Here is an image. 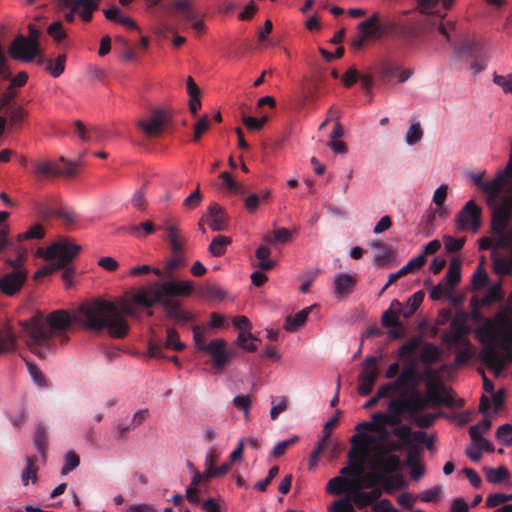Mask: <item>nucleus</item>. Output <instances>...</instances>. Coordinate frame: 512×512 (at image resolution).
Here are the masks:
<instances>
[{
	"instance_id": "nucleus-1",
	"label": "nucleus",
	"mask_w": 512,
	"mask_h": 512,
	"mask_svg": "<svg viewBox=\"0 0 512 512\" xmlns=\"http://www.w3.org/2000/svg\"><path fill=\"white\" fill-rule=\"evenodd\" d=\"M476 336L482 343L479 359L495 375L505 369L512 360V317L507 309L497 312L493 318H486L477 328Z\"/></svg>"
},
{
	"instance_id": "nucleus-2",
	"label": "nucleus",
	"mask_w": 512,
	"mask_h": 512,
	"mask_svg": "<svg viewBox=\"0 0 512 512\" xmlns=\"http://www.w3.org/2000/svg\"><path fill=\"white\" fill-rule=\"evenodd\" d=\"M135 305L137 303L133 301V296L131 300L121 298L117 304L97 298L80 306V320L89 331L99 332L106 329L111 337L124 338L129 331V325L124 316L139 318Z\"/></svg>"
},
{
	"instance_id": "nucleus-3",
	"label": "nucleus",
	"mask_w": 512,
	"mask_h": 512,
	"mask_svg": "<svg viewBox=\"0 0 512 512\" xmlns=\"http://www.w3.org/2000/svg\"><path fill=\"white\" fill-rule=\"evenodd\" d=\"M20 325L27 335L31 351L39 358H44L55 349L52 340L54 333L59 335L61 344L68 342L69 337L64 332L71 325V317L64 310L54 311L47 318L41 311H37L30 319L21 321Z\"/></svg>"
},
{
	"instance_id": "nucleus-4",
	"label": "nucleus",
	"mask_w": 512,
	"mask_h": 512,
	"mask_svg": "<svg viewBox=\"0 0 512 512\" xmlns=\"http://www.w3.org/2000/svg\"><path fill=\"white\" fill-rule=\"evenodd\" d=\"M194 285L191 281L169 280L156 282L149 287H142L133 294V301L144 308H152L164 296L186 297L192 294Z\"/></svg>"
},
{
	"instance_id": "nucleus-5",
	"label": "nucleus",
	"mask_w": 512,
	"mask_h": 512,
	"mask_svg": "<svg viewBox=\"0 0 512 512\" xmlns=\"http://www.w3.org/2000/svg\"><path fill=\"white\" fill-rule=\"evenodd\" d=\"M80 250L81 246L67 240L56 241L48 246L46 250L39 248L38 255L49 261V264L38 269L34 274V279L39 280L62 269L73 261Z\"/></svg>"
},
{
	"instance_id": "nucleus-6",
	"label": "nucleus",
	"mask_w": 512,
	"mask_h": 512,
	"mask_svg": "<svg viewBox=\"0 0 512 512\" xmlns=\"http://www.w3.org/2000/svg\"><path fill=\"white\" fill-rule=\"evenodd\" d=\"M404 445L399 442L390 441L385 446H377L373 449V455L369 460L370 469H382L384 472H397L402 467L399 456L394 452H399Z\"/></svg>"
},
{
	"instance_id": "nucleus-7",
	"label": "nucleus",
	"mask_w": 512,
	"mask_h": 512,
	"mask_svg": "<svg viewBox=\"0 0 512 512\" xmlns=\"http://www.w3.org/2000/svg\"><path fill=\"white\" fill-rule=\"evenodd\" d=\"M392 408L395 409L399 418L403 419V414L414 417L419 412L425 410L428 406V399L417 389L402 391L400 397L391 399Z\"/></svg>"
},
{
	"instance_id": "nucleus-8",
	"label": "nucleus",
	"mask_w": 512,
	"mask_h": 512,
	"mask_svg": "<svg viewBox=\"0 0 512 512\" xmlns=\"http://www.w3.org/2000/svg\"><path fill=\"white\" fill-rule=\"evenodd\" d=\"M381 357L368 356L361 363L360 373L358 375L357 392L361 396L369 395L376 383L379 375V360Z\"/></svg>"
},
{
	"instance_id": "nucleus-9",
	"label": "nucleus",
	"mask_w": 512,
	"mask_h": 512,
	"mask_svg": "<svg viewBox=\"0 0 512 512\" xmlns=\"http://www.w3.org/2000/svg\"><path fill=\"white\" fill-rule=\"evenodd\" d=\"M373 472L364 478V486L381 485L384 492L391 494L405 486V480L399 473L384 472L382 469H371Z\"/></svg>"
},
{
	"instance_id": "nucleus-10",
	"label": "nucleus",
	"mask_w": 512,
	"mask_h": 512,
	"mask_svg": "<svg viewBox=\"0 0 512 512\" xmlns=\"http://www.w3.org/2000/svg\"><path fill=\"white\" fill-rule=\"evenodd\" d=\"M167 337L163 341L161 337L152 335L148 341V353L152 358H166L163 348L181 351L185 348V344L179 340V333L174 328H167Z\"/></svg>"
},
{
	"instance_id": "nucleus-11",
	"label": "nucleus",
	"mask_w": 512,
	"mask_h": 512,
	"mask_svg": "<svg viewBox=\"0 0 512 512\" xmlns=\"http://www.w3.org/2000/svg\"><path fill=\"white\" fill-rule=\"evenodd\" d=\"M60 162L64 163V167H61L59 162L42 161L35 165L34 173L39 180L49 179L52 177L65 175L73 176L77 172V164L66 161L64 157L59 159Z\"/></svg>"
},
{
	"instance_id": "nucleus-12",
	"label": "nucleus",
	"mask_w": 512,
	"mask_h": 512,
	"mask_svg": "<svg viewBox=\"0 0 512 512\" xmlns=\"http://www.w3.org/2000/svg\"><path fill=\"white\" fill-rule=\"evenodd\" d=\"M421 380H424L423 374L418 371L416 361L413 360L403 367L395 380L389 381L387 384L390 386L393 393H395L398 391L416 389L418 382Z\"/></svg>"
},
{
	"instance_id": "nucleus-13",
	"label": "nucleus",
	"mask_w": 512,
	"mask_h": 512,
	"mask_svg": "<svg viewBox=\"0 0 512 512\" xmlns=\"http://www.w3.org/2000/svg\"><path fill=\"white\" fill-rule=\"evenodd\" d=\"M378 15L373 14L358 24V34L352 39L354 49H361L368 39H378L384 34V28L377 24Z\"/></svg>"
},
{
	"instance_id": "nucleus-14",
	"label": "nucleus",
	"mask_w": 512,
	"mask_h": 512,
	"mask_svg": "<svg viewBox=\"0 0 512 512\" xmlns=\"http://www.w3.org/2000/svg\"><path fill=\"white\" fill-rule=\"evenodd\" d=\"M169 122L170 116L168 112L157 109L147 119L139 120L138 126L147 137H158Z\"/></svg>"
},
{
	"instance_id": "nucleus-15",
	"label": "nucleus",
	"mask_w": 512,
	"mask_h": 512,
	"mask_svg": "<svg viewBox=\"0 0 512 512\" xmlns=\"http://www.w3.org/2000/svg\"><path fill=\"white\" fill-rule=\"evenodd\" d=\"M8 52L12 59L24 62H31L39 55V49L35 47V44L30 43L22 34L14 38Z\"/></svg>"
},
{
	"instance_id": "nucleus-16",
	"label": "nucleus",
	"mask_w": 512,
	"mask_h": 512,
	"mask_svg": "<svg viewBox=\"0 0 512 512\" xmlns=\"http://www.w3.org/2000/svg\"><path fill=\"white\" fill-rule=\"evenodd\" d=\"M482 209L474 200L468 201L457 216L459 229H466L468 226L476 232L481 225Z\"/></svg>"
},
{
	"instance_id": "nucleus-17",
	"label": "nucleus",
	"mask_w": 512,
	"mask_h": 512,
	"mask_svg": "<svg viewBox=\"0 0 512 512\" xmlns=\"http://www.w3.org/2000/svg\"><path fill=\"white\" fill-rule=\"evenodd\" d=\"M392 434L397 437L404 445L412 443L425 444L427 448L431 449L434 444V439L429 437L424 431H413L408 425H401L394 427Z\"/></svg>"
},
{
	"instance_id": "nucleus-18",
	"label": "nucleus",
	"mask_w": 512,
	"mask_h": 512,
	"mask_svg": "<svg viewBox=\"0 0 512 512\" xmlns=\"http://www.w3.org/2000/svg\"><path fill=\"white\" fill-rule=\"evenodd\" d=\"M402 418H399L395 409L392 408L391 400L387 405V412H376L372 415L371 424L374 425V432H379L382 438L388 436V432L384 429L385 425L399 427L402 425Z\"/></svg>"
},
{
	"instance_id": "nucleus-19",
	"label": "nucleus",
	"mask_w": 512,
	"mask_h": 512,
	"mask_svg": "<svg viewBox=\"0 0 512 512\" xmlns=\"http://www.w3.org/2000/svg\"><path fill=\"white\" fill-rule=\"evenodd\" d=\"M101 0H57L59 8L73 6V11L77 13L83 22H91L93 13L99 9Z\"/></svg>"
},
{
	"instance_id": "nucleus-20",
	"label": "nucleus",
	"mask_w": 512,
	"mask_h": 512,
	"mask_svg": "<svg viewBox=\"0 0 512 512\" xmlns=\"http://www.w3.org/2000/svg\"><path fill=\"white\" fill-rule=\"evenodd\" d=\"M233 325L235 328L240 330V333L237 336L238 346L249 352L256 351V344H254L253 342L247 343L248 340H257V338L252 333H250V330L252 328L250 320L243 315L236 316L233 319Z\"/></svg>"
},
{
	"instance_id": "nucleus-21",
	"label": "nucleus",
	"mask_w": 512,
	"mask_h": 512,
	"mask_svg": "<svg viewBox=\"0 0 512 512\" xmlns=\"http://www.w3.org/2000/svg\"><path fill=\"white\" fill-rule=\"evenodd\" d=\"M27 271H12L0 278V290L7 296H14L20 292L27 280Z\"/></svg>"
},
{
	"instance_id": "nucleus-22",
	"label": "nucleus",
	"mask_w": 512,
	"mask_h": 512,
	"mask_svg": "<svg viewBox=\"0 0 512 512\" xmlns=\"http://www.w3.org/2000/svg\"><path fill=\"white\" fill-rule=\"evenodd\" d=\"M227 342L222 338L211 340L207 346H203L202 351L208 353L212 358L213 367L221 371L227 366Z\"/></svg>"
},
{
	"instance_id": "nucleus-23",
	"label": "nucleus",
	"mask_w": 512,
	"mask_h": 512,
	"mask_svg": "<svg viewBox=\"0 0 512 512\" xmlns=\"http://www.w3.org/2000/svg\"><path fill=\"white\" fill-rule=\"evenodd\" d=\"M372 440V436L366 433H357L350 438L352 448L348 452V458L351 465L359 468V472L362 471L361 462L364 458L366 443L371 442Z\"/></svg>"
},
{
	"instance_id": "nucleus-24",
	"label": "nucleus",
	"mask_w": 512,
	"mask_h": 512,
	"mask_svg": "<svg viewBox=\"0 0 512 512\" xmlns=\"http://www.w3.org/2000/svg\"><path fill=\"white\" fill-rule=\"evenodd\" d=\"M416 2L421 13L434 14L439 18H444L454 0H416Z\"/></svg>"
},
{
	"instance_id": "nucleus-25",
	"label": "nucleus",
	"mask_w": 512,
	"mask_h": 512,
	"mask_svg": "<svg viewBox=\"0 0 512 512\" xmlns=\"http://www.w3.org/2000/svg\"><path fill=\"white\" fill-rule=\"evenodd\" d=\"M208 225L213 231H225L228 229V216L225 210L217 203L209 205L207 210Z\"/></svg>"
},
{
	"instance_id": "nucleus-26",
	"label": "nucleus",
	"mask_w": 512,
	"mask_h": 512,
	"mask_svg": "<svg viewBox=\"0 0 512 512\" xmlns=\"http://www.w3.org/2000/svg\"><path fill=\"white\" fill-rule=\"evenodd\" d=\"M3 111H5V115L3 116L6 117L8 131L19 130L22 127L25 118L28 116V111L20 104L7 107Z\"/></svg>"
},
{
	"instance_id": "nucleus-27",
	"label": "nucleus",
	"mask_w": 512,
	"mask_h": 512,
	"mask_svg": "<svg viewBox=\"0 0 512 512\" xmlns=\"http://www.w3.org/2000/svg\"><path fill=\"white\" fill-rule=\"evenodd\" d=\"M428 392L424 395L430 402L436 404H444L451 406L453 404V397L450 393H445V388L438 382L426 381Z\"/></svg>"
},
{
	"instance_id": "nucleus-28",
	"label": "nucleus",
	"mask_w": 512,
	"mask_h": 512,
	"mask_svg": "<svg viewBox=\"0 0 512 512\" xmlns=\"http://www.w3.org/2000/svg\"><path fill=\"white\" fill-rule=\"evenodd\" d=\"M423 300L424 293L422 291H417L408 298L405 307H402V304L398 300H393L391 308H397V313L402 315L404 318H409L420 307Z\"/></svg>"
},
{
	"instance_id": "nucleus-29",
	"label": "nucleus",
	"mask_w": 512,
	"mask_h": 512,
	"mask_svg": "<svg viewBox=\"0 0 512 512\" xmlns=\"http://www.w3.org/2000/svg\"><path fill=\"white\" fill-rule=\"evenodd\" d=\"M508 178H512V171L508 170V167L506 166L504 170L500 171L495 176V178L485 182L481 190L492 198L497 197L506 184Z\"/></svg>"
},
{
	"instance_id": "nucleus-30",
	"label": "nucleus",
	"mask_w": 512,
	"mask_h": 512,
	"mask_svg": "<svg viewBox=\"0 0 512 512\" xmlns=\"http://www.w3.org/2000/svg\"><path fill=\"white\" fill-rule=\"evenodd\" d=\"M0 78L10 80V86L22 87L28 81V74L25 71L19 72L15 77H11V71L7 65L6 56L0 47Z\"/></svg>"
},
{
	"instance_id": "nucleus-31",
	"label": "nucleus",
	"mask_w": 512,
	"mask_h": 512,
	"mask_svg": "<svg viewBox=\"0 0 512 512\" xmlns=\"http://www.w3.org/2000/svg\"><path fill=\"white\" fill-rule=\"evenodd\" d=\"M160 303H162L167 317L180 322H189L192 319L191 315L181 308L179 302L162 298Z\"/></svg>"
},
{
	"instance_id": "nucleus-32",
	"label": "nucleus",
	"mask_w": 512,
	"mask_h": 512,
	"mask_svg": "<svg viewBox=\"0 0 512 512\" xmlns=\"http://www.w3.org/2000/svg\"><path fill=\"white\" fill-rule=\"evenodd\" d=\"M315 305L306 307L293 315H288L285 318L284 322V329L288 332H295L297 331L301 326H303L308 318V315L313 310Z\"/></svg>"
},
{
	"instance_id": "nucleus-33",
	"label": "nucleus",
	"mask_w": 512,
	"mask_h": 512,
	"mask_svg": "<svg viewBox=\"0 0 512 512\" xmlns=\"http://www.w3.org/2000/svg\"><path fill=\"white\" fill-rule=\"evenodd\" d=\"M165 232H166L172 253H178V252L184 251V248H183L184 238H183L178 226H176L175 224H172L170 222H167L166 226H165Z\"/></svg>"
},
{
	"instance_id": "nucleus-34",
	"label": "nucleus",
	"mask_w": 512,
	"mask_h": 512,
	"mask_svg": "<svg viewBox=\"0 0 512 512\" xmlns=\"http://www.w3.org/2000/svg\"><path fill=\"white\" fill-rule=\"evenodd\" d=\"M461 280V266L458 260L454 259L451 261L448 268L447 274L443 283L445 284V290L447 293L452 294L454 287Z\"/></svg>"
},
{
	"instance_id": "nucleus-35",
	"label": "nucleus",
	"mask_w": 512,
	"mask_h": 512,
	"mask_svg": "<svg viewBox=\"0 0 512 512\" xmlns=\"http://www.w3.org/2000/svg\"><path fill=\"white\" fill-rule=\"evenodd\" d=\"M56 202V199L51 197L46 201L36 203L34 209L38 217L44 221L49 220L52 217H56L58 208L52 206Z\"/></svg>"
},
{
	"instance_id": "nucleus-36",
	"label": "nucleus",
	"mask_w": 512,
	"mask_h": 512,
	"mask_svg": "<svg viewBox=\"0 0 512 512\" xmlns=\"http://www.w3.org/2000/svg\"><path fill=\"white\" fill-rule=\"evenodd\" d=\"M356 277L349 274H339L335 279V289L339 295H348L356 285Z\"/></svg>"
},
{
	"instance_id": "nucleus-37",
	"label": "nucleus",
	"mask_w": 512,
	"mask_h": 512,
	"mask_svg": "<svg viewBox=\"0 0 512 512\" xmlns=\"http://www.w3.org/2000/svg\"><path fill=\"white\" fill-rule=\"evenodd\" d=\"M34 444L42 457L45 458L48 446V433L47 427L42 422L36 424Z\"/></svg>"
},
{
	"instance_id": "nucleus-38",
	"label": "nucleus",
	"mask_w": 512,
	"mask_h": 512,
	"mask_svg": "<svg viewBox=\"0 0 512 512\" xmlns=\"http://www.w3.org/2000/svg\"><path fill=\"white\" fill-rule=\"evenodd\" d=\"M440 356L441 350L439 347L430 342L424 343L420 354L421 362L427 365L434 364L439 360Z\"/></svg>"
},
{
	"instance_id": "nucleus-39",
	"label": "nucleus",
	"mask_w": 512,
	"mask_h": 512,
	"mask_svg": "<svg viewBox=\"0 0 512 512\" xmlns=\"http://www.w3.org/2000/svg\"><path fill=\"white\" fill-rule=\"evenodd\" d=\"M16 336L11 329L0 330V355L16 350Z\"/></svg>"
},
{
	"instance_id": "nucleus-40",
	"label": "nucleus",
	"mask_w": 512,
	"mask_h": 512,
	"mask_svg": "<svg viewBox=\"0 0 512 512\" xmlns=\"http://www.w3.org/2000/svg\"><path fill=\"white\" fill-rule=\"evenodd\" d=\"M66 61L65 54L58 55L54 60L50 58L46 65V72L54 78L60 77L65 71Z\"/></svg>"
},
{
	"instance_id": "nucleus-41",
	"label": "nucleus",
	"mask_w": 512,
	"mask_h": 512,
	"mask_svg": "<svg viewBox=\"0 0 512 512\" xmlns=\"http://www.w3.org/2000/svg\"><path fill=\"white\" fill-rule=\"evenodd\" d=\"M229 244H231L230 237L218 235L209 244L208 251L214 257H220L224 255Z\"/></svg>"
},
{
	"instance_id": "nucleus-42",
	"label": "nucleus",
	"mask_w": 512,
	"mask_h": 512,
	"mask_svg": "<svg viewBox=\"0 0 512 512\" xmlns=\"http://www.w3.org/2000/svg\"><path fill=\"white\" fill-rule=\"evenodd\" d=\"M271 254V250L265 246L261 245L256 249V258L259 260L258 268L262 271H268L275 267V262L269 260V256Z\"/></svg>"
},
{
	"instance_id": "nucleus-43",
	"label": "nucleus",
	"mask_w": 512,
	"mask_h": 512,
	"mask_svg": "<svg viewBox=\"0 0 512 512\" xmlns=\"http://www.w3.org/2000/svg\"><path fill=\"white\" fill-rule=\"evenodd\" d=\"M172 254H173L172 258L167 261L165 268H164L165 276H167V277L171 276L174 271H176L182 267H185L187 264V260H186L184 251H181L178 253H172Z\"/></svg>"
},
{
	"instance_id": "nucleus-44",
	"label": "nucleus",
	"mask_w": 512,
	"mask_h": 512,
	"mask_svg": "<svg viewBox=\"0 0 512 512\" xmlns=\"http://www.w3.org/2000/svg\"><path fill=\"white\" fill-rule=\"evenodd\" d=\"M480 48L481 47L477 42L465 40L454 47V53L459 58L464 55H470L472 57L479 51Z\"/></svg>"
},
{
	"instance_id": "nucleus-45",
	"label": "nucleus",
	"mask_w": 512,
	"mask_h": 512,
	"mask_svg": "<svg viewBox=\"0 0 512 512\" xmlns=\"http://www.w3.org/2000/svg\"><path fill=\"white\" fill-rule=\"evenodd\" d=\"M37 458L36 457H29L27 458L26 468L22 472L21 478L24 483V485L28 484L29 479L32 480L33 483L37 480V471L38 466L36 464Z\"/></svg>"
},
{
	"instance_id": "nucleus-46",
	"label": "nucleus",
	"mask_w": 512,
	"mask_h": 512,
	"mask_svg": "<svg viewBox=\"0 0 512 512\" xmlns=\"http://www.w3.org/2000/svg\"><path fill=\"white\" fill-rule=\"evenodd\" d=\"M486 479L490 483H500L509 477V471L504 466L498 468H487L485 470Z\"/></svg>"
},
{
	"instance_id": "nucleus-47",
	"label": "nucleus",
	"mask_w": 512,
	"mask_h": 512,
	"mask_svg": "<svg viewBox=\"0 0 512 512\" xmlns=\"http://www.w3.org/2000/svg\"><path fill=\"white\" fill-rule=\"evenodd\" d=\"M45 236V230L42 225L34 224L27 231L17 235L18 242L32 239H42Z\"/></svg>"
},
{
	"instance_id": "nucleus-48",
	"label": "nucleus",
	"mask_w": 512,
	"mask_h": 512,
	"mask_svg": "<svg viewBox=\"0 0 512 512\" xmlns=\"http://www.w3.org/2000/svg\"><path fill=\"white\" fill-rule=\"evenodd\" d=\"M291 239V232L286 228H279L273 231L272 234H266L263 240L269 244L274 242L287 243Z\"/></svg>"
},
{
	"instance_id": "nucleus-49",
	"label": "nucleus",
	"mask_w": 512,
	"mask_h": 512,
	"mask_svg": "<svg viewBox=\"0 0 512 512\" xmlns=\"http://www.w3.org/2000/svg\"><path fill=\"white\" fill-rule=\"evenodd\" d=\"M320 272H321L320 268H313V269H308L301 274L300 279L302 280V284L300 286V291L302 293L309 292L310 286L315 281V279L318 277Z\"/></svg>"
},
{
	"instance_id": "nucleus-50",
	"label": "nucleus",
	"mask_w": 512,
	"mask_h": 512,
	"mask_svg": "<svg viewBox=\"0 0 512 512\" xmlns=\"http://www.w3.org/2000/svg\"><path fill=\"white\" fill-rule=\"evenodd\" d=\"M75 132L78 134L79 138L83 141H91L93 139V135H99L100 130L98 128L88 129L82 121L76 120L74 122Z\"/></svg>"
},
{
	"instance_id": "nucleus-51",
	"label": "nucleus",
	"mask_w": 512,
	"mask_h": 512,
	"mask_svg": "<svg viewBox=\"0 0 512 512\" xmlns=\"http://www.w3.org/2000/svg\"><path fill=\"white\" fill-rule=\"evenodd\" d=\"M347 499L350 501L351 504L353 502L359 509H363L373 504L368 493L361 491L358 487L352 491V499Z\"/></svg>"
},
{
	"instance_id": "nucleus-52",
	"label": "nucleus",
	"mask_w": 512,
	"mask_h": 512,
	"mask_svg": "<svg viewBox=\"0 0 512 512\" xmlns=\"http://www.w3.org/2000/svg\"><path fill=\"white\" fill-rule=\"evenodd\" d=\"M272 407L270 409V417L272 420L277 419L280 413L286 411L288 406V400L285 396L271 397Z\"/></svg>"
},
{
	"instance_id": "nucleus-53",
	"label": "nucleus",
	"mask_w": 512,
	"mask_h": 512,
	"mask_svg": "<svg viewBox=\"0 0 512 512\" xmlns=\"http://www.w3.org/2000/svg\"><path fill=\"white\" fill-rule=\"evenodd\" d=\"M393 393V391L391 390L390 386L387 384V383H384L382 384L376 394L371 397L365 404H364V408L365 409H370L372 407H374L378 402L379 400L383 399V398H386V397H389V395Z\"/></svg>"
},
{
	"instance_id": "nucleus-54",
	"label": "nucleus",
	"mask_w": 512,
	"mask_h": 512,
	"mask_svg": "<svg viewBox=\"0 0 512 512\" xmlns=\"http://www.w3.org/2000/svg\"><path fill=\"white\" fill-rule=\"evenodd\" d=\"M395 255V251L392 246H385L384 249L374 255V263L383 267L389 263Z\"/></svg>"
},
{
	"instance_id": "nucleus-55",
	"label": "nucleus",
	"mask_w": 512,
	"mask_h": 512,
	"mask_svg": "<svg viewBox=\"0 0 512 512\" xmlns=\"http://www.w3.org/2000/svg\"><path fill=\"white\" fill-rule=\"evenodd\" d=\"M419 345L420 339L418 338H412L408 340L399 348V357L403 359H409L416 352Z\"/></svg>"
},
{
	"instance_id": "nucleus-56",
	"label": "nucleus",
	"mask_w": 512,
	"mask_h": 512,
	"mask_svg": "<svg viewBox=\"0 0 512 512\" xmlns=\"http://www.w3.org/2000/svg\"><path fill=\"white\" fill-rule=\"evenodd\" d=\"M251 403L252 401L249 395H237L233 399V405L243 411L246 420L249 419Z\"/></svg>"
},
{
	"instance_id": "nucleus-57",
	"label": "nucleus",
	"mask_w": 512,
	"mask_h": 512,
	"mask_svg": "<svg viewBox=\"0 0 512 512\" xmlns=\"http://www.w3.org/2000/svg\"><path fill=\"white\" fill-rule=\"evenodd\" d=\"M80 464V458L74 451H69L65 455V462L61 469V474L66 475L76 469Z\"/></svg>"
},
{
	"instance_id": "nucleus-58",
	"label": "nucleus",
	"mask_w": 512,
	"mask_h": 512,
	"mask_svg": "<svg viewBox=\"0 0 512 512\" xmlns=\"http://www.w3.org/2000/svg\"><path fill=\"white\" fill-rule=\"evenodd\" d=\"M17 97V92L12 86H8L7 89L0 96V111H3L7 107L17 104L14 100Z\"/></svg>"
},
{
	"instance_id": "nucleus-59",
	"label": "nucleus",
	"mask_w": 512,
	"mask_h": 512,
	"mask_svg": "<svg viewBox=\"0 0 512 512\" xmlns=\"http://www.w3.org/2000/svg\"><path fill=\"white\" fill-rule=\"evenodd\" d=\"M348 481L342 477H334L327 484V491L333 495H340L344 492Z\"/></svg>"
},
{
	"instance_id": "nucleus-60",
	"label": "nucleus",
	"mask_w": 512,
	"mask_h": 512,
	"mask_svg": "<svg viewBox=\"0 0 512 512\" xmlns=\"http://www.w3.org/2000/svg\"><path fill=\"white\" fill-rule=\"evenodd\" d=\"M423 136V131L421 129V126L419 123H413L409 127L406 135H405V141L408 145H414L418 143Z\"/></svg>"
},
{
	"instance_id": "nucleus-61",
	"label": "nucleus",
	"mask_w": 512,
	"mask_h": 512,
	"mask_svg": "<svg viewBox=\"0 0 512 512\" xmlns=\"http://www.w3.org/2000/svg\"><path fill=\"white\" fill-rule=\"evenodd\" d=\"M202 294L209 299L223 300L226 297V292L216 284L206 285Z\"/></svg>"
},
{
	"instance_id": "nucleus-62",
	"label": "nucleus",
	"mask_w": 512,
	"mask_h": 512,
	"mask_svg": "<svg viewBox=\"0 0 512 512\" xmlns=\"http://www.w3.org/2000/svg\"><path fill=\"white\" fill-rule=\"evenodd\" d=\"M488 282V275L480 264L472 275V285L475 289L483 288Z\"/></svg>"
},
{
	"instance_id": "nucleus-63",
	"label": "nucleus",
	"mask_w": 512,
	"mask_h": 512,
	"mask_svg": "<svg viewBox=\"0 0 512 512\" xmlns=\"http://www.w3.org/2000/svg\"><path fill=\"white\" fill-rule=\"evenodd\" d=\"M426 263V258H424V255H418L414 258H412L406 265H404L400 271L403 275H407L408 273H411L415 270H418L424 266Z\"/></svg>"
},
{
	"instance_id": "nucleus-64",
	"label": "nucleus",
	"mask_w": 512,
	"mask_h": 512,
	"mask_svg": "<svg viewBox=\"0 0 512 512\" xmlns=\"http://www.w3.org/2000/svg\"><path fill=\"white\" fill-rule=\"evenodd\" d=\"M497 439L505 445L512 444V425L503 424L496 431Z\"/></svg>"
}]
</instances>
